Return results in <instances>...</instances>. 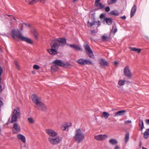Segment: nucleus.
I'll return each mask as SVG.
<instances>
[{
	"label": "nucleus",
	"mask_w": 149,
	"mask_h": 149,
	"mask_svg": "<svg viewBox=\"0 0 149 149\" xmlns=\"http://www.w3.org/2000/svg\"><path fill=\"white\" fill-rule=\"evenodd\" d=\"M66 43V39L63 38L52 40L50 43L51 49H47V51L51 55H56L58 53L57 50L59 47H63Z\"/></svg>",
	"instance_id": "1"
},
{
	"label": "nucleus",
	"mask_w": 149,
	"mask_h": 149,
	"mask_svg": "<svg viewBox=\"0 0 149 149\" xmlns=\"http://www.w3.org/2000/svg\"><path fill=\"white\" fill-rule=\"evenodd\" d=\"M11 35L13 38L15 40H17L18 39L31 44L32 41L30 39L23 36L21 31L18 29H13L12 30Z\"/></svg>",
	"instance_id": "2"
},
{
	"label": "nucleus",
	"mask_w": 149,
	"mask_h": 149,
	"mask_svg": "<svg viewBox=\"0 0 149 149\" xmlns=\"http://www.w3.org/2000/svg\"><path fill=\"white\" fill-rule=\"evenodd\" d=\"M75 132L74 139L78 143H80L85 139V135L80 129H77Z\"/></svg>",
	"instance_id": "3"
},
{
	"label": "nucleus",
	"mask_w": 149,
	"mask_h": 149,
	"mask_svg": "<svg viewBox=\"0 0 149 149\" xmlns=\"http://www.w3.org/2000/svg\"><path fill=\"white\" fill-rule=\"evenodd\" d=\"M20 116V110L18 108H17L14 110L13 112V115L12 116L11 123L16 122L17 118Z\"/></svg>",
	"instance_id": "4"
},
{
	"label": "nucleus",
	"mask_w": 149,
	"mask_h": 149,
	"mask_svg": "<svg viewBox=\"0 0 149 149\" xmlns=\"http://www.w3.org/2000/svg\"><path fill=\"white\" fill-rule=\"evenodd\" d=\"M49 137L48 138V141L52 145H56L60 143L62 141L61 137L58 136L55 137Z\"/></svg>",
	"instance_id": "5"
},
{
	"label": "nucleus",
	"mask_w": 149,
	"mask_h": 149,
	"mask_svg": "<svg viewBox=\"0 0 149 149\" xmlns=\"http://www.w3.org/2000/svg\"><path fill=\"white\" fill-rule=\"evenodd\" d=\"M124 74L125 76L130 78L132 76V74L129 67L126 66L123 69Z\"/></svg>",
	"instance_id": "6"
},
{
	"label": "nucleus",
	"mask_w": 149,
	"mask_h": 149,
	"mask_svg": "<svg viewBox=\"0 0 149 149\" xmlns=\"http://www.w3.org/2000/svg\"><path fill=\"white\" fill-rule=\"evenodd\" d=\"M35 107L39 110L42 111H45L47 110V107L46 105L42 102H40Z\"/></svg>",
	"instance_id": "7"
},
{
	"label": "nucleus",
	"mask_w": 149,
	"mask_h": 149,
	"mask_svg": "<svg viewBox=\"0 0 149 149\" xmlns=\"http://www.w3.org/2000/svg\"><path fill=\"white\" fill-rule=\"evenodd\" d=\"M31 97L33 102L35 104V106H36L40 102H41L40 98L36 94H33L31 95Z\"/></svg>",
	"instance_id": "8"
},
{
	"label": "nucleus",
	"mask_w": 149,
	"mask_h": 149,
	"mask_svg": "<svg viewBox=\"0 0 149 149\" xmlns=\"http://www.w3.org/2000/svg\"><path fill=\"white\" fill-rule=\"evenodd\" d=\"M45 132L49 136H52V137H55L56 136L58 133L56 132L54 130L49 128L46 129L45 130Z\"/></svg>",
	"instance_id": "9"
},
{
	"label": "nucleus",
	"mask_w": 149,
	"mask_h": 149,
	"mask_svg": "<svg viewBox=\"0 0 149 149\" xmlns=\"http://www.w3.org/2000/svg\"><path fill=\"white\" fill-rule=\"evenodd\" d=\"M77 62L79 64L82 65H88V64H93L89 60H85L84 59H80L77 61Z\"/></svg>",
	"instance_id": "10"
},
{
	"label": "nucleus",
	"mask_w": 149,
	"mask_h": 149,
	"mask_svg": "<svg viewBox=\"0 0 149 149\" xmlns=\"http://www.w3.org/2000/svg\"><path fill=\"white\" fill-rule=\"evenodd\" d=\"M21 131L20 126L17 123L13 124L12 128V132L13 134H16L19 132Z\"/></svg>",
	"instance_id": "11"
},
{
	"label": "nucleus",
	"mask_w": 149,
	"mask_h": 149,
	"mask_svg": "<svg viewBox=\"0 0 149 149\" xmlns=\"http://www.w3.org/2000/svg\"><path fill=\"white\" fill-rule=\"evenodd\" d=\"M108 137V136L106 134H99L97 135H95L94 136L95 139L99 141H102L105 140Z\"/></svg>",
	"instance_id": "12"
},
{
	"label": "nucleus",
	"mask_w": 149,
	"mask_h": 149,
	"mask_svg": "<svg viewBox=\"0 0 149 149\" xmlns=\"http://www.w3.org/2000/svg\"><path fill=\"white\" fill-rule=\"evenodd\" d=\"M84 47L85 50L88 52L89 56L90 58H94V57L93 56V52L89 46L88 45H86L84 46Z\"/></svg>",
	"instance_id": "13"
},
{
	"label": "nucleus",
	"mask_w": 149,
	"mask_h": 149,
	"mask_svg": "<svg viewBox=\"0 0 149 149\" xmlns=\"http://www.w3.org/2000/svg\"><path fill=\"white\" fill-rule=\"evenodd\" d=\"M100 64L101 68L107 66L109 65L108 62L103 59H101L100 60Z\"/></svg>",
	"instance_id": "14"
},
{
	"label": "nucleus",
	"mask_w": 149,
	"mask_h": 149,
	"mask_svg": "<svg viewBox=\"0 0 149 149\" xmlns=\"http://www.w3.org/2000/svg\"><path fill=\"white\" fill-rule=\"evenodd\" d=\"M17 138L18 140L21 141L23 143H26V138L24 135L21 134H19L17 135Z\"/></svg>",
	"instance_id": "15"
},
{
	"label": "nucleus",
	"mask_w": 149,
	"mask_h": 149,
	"mask_svg": "<svg viewBox=\"0 0 149 149\" xmlns=\"http://www.w3.org/2000/svg\"><path fill=\"white\" fill-rule=\"evenodd\" d=\"M95 24L97 25V26H99L100 25V21L96 22L93 21L92 23L90 22L89 21H88L87 22V25L88 26H92Z\"/></svg>",
	"instance_id": "16"
},
{
	"label": "nucleus",
	"mask_w": 149,
	"mask_h": 149,
	"mask_svg": "<svg viewBox=\"0 0 149 149\" xmlns=\"http://www.w3.org/2000/svg\"><path fill=\"white\" fill-rule=\"evenodd\" d=\"M71 123H69V124H68L67 123H64L61 125L60 127V128L62 130H66V128H68V127L71 126Z\"/></svg>",
	"instance_id": "17"
},
{
	"label": "nucleus",
	"mask_w": 149,
	"mask_h": 149,
	"mask_svg": "<svg viewBox=\"0 0 149 149\" xmlns=\"http://www.w3.org/2000/svg\"><path fill=\"white\" fill-rule=\"evenodd\" d=\"M53 63H54L57 66L58 65L63 66L65 65L64 63L62 61L56 60L54 61L53 62Z\"/></svg>",
	"instance_id": "18"
},
{
	"label": "nucleus",
	"mask_w": 149,
	"mask_h": 149,
	"mask_svg": "<svg viewBox=\"0 0 149 149\" xmlns=\"http://www.w3.org/2000/svg\"><path fill=\"white\" fill-rule=\"evenodd\" d=\"M136 10V5L133 6L131 10L130 13V17H132L134 15Z\"/></svg>",
	"instance_id": "19"
},
{
	"label": "nucleus",
	"mask_w": 149,
	"mask_h": 149,
	"mask_svg": "<svg viewBox=\"0 0 149 149\" xmlns=\"http://www.w3.org/2000/svg\"><path fill=\"white\" fill-rule=\"evenodd\" d=\"M126 111L125 110L118 111L115 113V116H122L124 115Z\"/></svg>",
	"instance_id": "20"
},
{
	"label": "nucleus",
	"mask_w": 149,
	"mask_h": 149,
	"mask_svg": "<svg viewBox=\"0 0 149 149\" xmlns=\"http://www.w3.org/2000/svg\"><path fill=\"white\" fill-rule=\"evenodd\" d=\"M129 49L131 51H135L138 53H140L141 51V49H137L135 47H130Z\"/></svg>",
	"instance_id": "21"
},
{
	"label": "nucleus",
	"mask_w": 149,
	"mask_h": 149,
	"mask_svg": "<svg viewBox=\"0 0 149 149\" xmlns=\"http://www.w3.org/2000/svg\"><path fill=\"white\" fill-rule=\"evenodd\" d=\"M104 21L108 25H110L112 23V19L111 18H105Z\"/></svg>",
	"instance_id": "22"
},
{
	"label": "nucleus",
	"mask_w": 149,
	"mask_h": 149,
	"mask_svg": "<svg viewBox=\"0 0 149 149\" xmlns=\"http://www.w3.org/2000/svg\"><path fill=\"white\" fill-rule=\"evenodd\" d=\"M149 136V129H147L144 133L143 136L145 139H147Z\"/></svg>",
	"instance_id": "23"
},
{
	"label": "nucleus",
	"mask_w": 149,
	"mask_h": 149,
	"mask_svg": "<svg viewBox=\"0 0 149 149\" xmlns=\"http://www.w3.org/2000/svg\"><path fill=\"white\" fill-rule=\"evenodd\" d=\"M46 1V0H32L31 2H29V4H32L33 3H35L38 1H40L43 3H45Z\"/></svg>",
	"instance_id": "24"
},
{
	"label": "nucleus",
	"mask_w": 149,
	"mask_h": 149,
	"mask_svg": "<svg viewBox=\"0 0 149 149\" xmlns=\"http://www.w3.org/2000/svg\"><path fill=\"white\" fill-rule=\"evenodd\" d=\"M109 142L112 145H116L118 143V141L115 139H111L109 141Z\"/></svg>",
	"instance_id": "25"
},
{
	"label": "nucleus",
	"mask_w": 149,
	"mask_h": 149,
	"mask_svg": "<svg viewBox=\"0 0 149 149\" xmlns=\"http://www.w3.org/2000/svg\"><path fill=\"white\" fill-rule=\"evenodd\" d=\"M109 14L116 16L118 15L119 13L117 10H115L110 12L109 13Z\"/></svg>",
	"instance_id": "26"
},
{
	"label": "nucleus",
	"mask_w": 149,
	"mask_h": 149,
	"mask_svg": "<svg viewBox=\"0 0 149 149\" xmlns=\"http://www.w3.org/2000/svg\"><path fill=\"white\" fill-rule=\"evenodd\" d=\"M139 125L140 127L141 130L142 131L144 127L143 122L142 120H139Z\"/></svg>",
	"instance_id": "27"
},
{
	"label": "nucleus",
	"mask_w": 149,
	"mask_h": 149,
	"mask_svg": "<svg viewBox=\"0 0 149 149\" xmlns=\"http://www.w3.org/2000/svg\"><path fill=\"white\" fill-rule=\"evenodd\" d=\"M95 4L96 6L99 8V9H102L104 8V5L100 2L95 3Z\"/></svg>",
	"instance_id": "28"
},
{
	"label": "nucleus",
	"mask_w": 149,
	"mask_h": 149,
	"mask_svg": "<svg viewBox=\"0 0 149 149\" xmlns=\"http://www.w3.org/2000/svg\"><path fill=\"white\" fill-rule=\"evenodd\" d=\"M58 68V66L55 64L53 65L51 67V70L52 72L56 71Z\"/></svg>",
	"instance_id": "29"
},
{
	"label": "nucleus",
	"mask_w": 149,
	"mask_h": 149,
	"mask_svg": "<svg viewBox=\"0 0 149 149\" xmlns=\"http://www.w3.org/2000/svg\"><path fill=\"white\" fill-rule=\"evenodd\" d=\"M102 116L105 119H107L109 116V114L105 112H103L102 113Z\"/></svg>",
	"instance_id": "30"
},
{
	"label": "nucleus",
	"mask_w": 149,
	"mask_h": 149,
	"mask_svg": "<svg viewBox=\"0 0 149 149\" xmlns=\"http://www.w3.org/2000/svg\"><path fill=\"white\" fill-rule=\"evenodd\" d=\"M28 122L30 124H33L35 122V120L32 118H28Z\"/></svg>",
	"instance_id": "31"
},
{
	"label": "nucleus",
	"mask_w": 149,
	"mask_h": 149,
	"mask_svg": "<svg viewBox=\"0 0 149 149\" xmlns=\"http://www.w3.org/2000/svg\"><path fill=\"white\" fill-rule=\"evenodd\" d=\"M129 133H126L125 137V141L126 143L129 140Z\"/></svg>",
	"instance_id": "32"
},
{
	"label": "nucleus",
	"mask_w": 149,
	"mask_h": 149,
	"mask_svg": "<svg viewBox=\"0 0 149 149\" xmlns=\"http://www.w3.org/2000/svg\"><path fill=\"white\" fill-rule=\"evenodd\" d=\"M117 0H108L107 3L109 4H111L115 3Z\"/></svg>",
	"instance_id": "33"
},
{
	"label": "nucleus",
	"mask_w": 149,
	"mask_h": 149,
	"mask_svg": "<svg viewBox=\"0 0 149 149\" xmlns=\"http://www.w3.org/2000/svg\"><path fill=\"white\" fill-rule=\"evenodd\" d=\"M125 81L124 80H120L118 82V84L120 86L123 85L125 83Z\"/></svg>",
	"instance_id": "34"
},
{
	"label": "nucleus",
	"mask_w": 149,
	"mask_h": 149,
	"mask_svg": "<svg viewBox=\"0 0 149 149\" xmlns=\"http://www.w3.org/2000/svg\"><path fill=\"white\" fill-rule=\"evenodd\" d=\"M74 49L77 51H81L82 50V49L80 46L77 45H75Z\"/></svg>",
	"instance_id": "35"
},
{
	"label": "nucleus",
	"mask_w": 149,
	"mask_h": 149,
	"mask_svg": "<svg viewBox=\"0 0 149 149\" xmlns=\"http://www.w3.org/2000/svg\"><path fill=\"white\" fill-rule=\"evenodd\" d=\"M108 37L105 36L103 35L102 37V40L104 41H107L108 40Z\"/></svg>",
	"instance_id": "36"
},
{
	"label": "nucleus",
	"mask_w": 149,
	"mask_h": 149,
	"mask_svg": "<svg viewBox=\"0 0 149 149\" xmlns=\"http://www.w3.org/2000/svg\"><path fill=\"white\" fill-rule=\"evenodd\" d=\"M117 31V28L114 26L112 27V29L111 30V32L114 33H115Z\"/></svg>",
	"instance_id": "37"
},
{
	"label": "nucleus",
	"mask_w": 149,
	"mask_h": 149,
	"mask_svg": "<svg viewBox=\"0 0 149 149\" xmlns=\"http://www.w3.org/2000/svg\"><path fill=\"white\" fill-rule=\"evenodd\" d=\"M33 33V34L34 35L36 39H38V33L35 30H34Z\"/></svg>",
	"instance_id": "38"
},
{
	"label": "nucleus",
	"mask_w": 149,
	"mask_h": 149,
	"mask_svg": "<svg viewBox=\"0 0 149 149\" xmlns=\"http://www.w3.org/2000/svg\"><path fill=\"white\" fill-rule=\"evenodd\" d=\"M15 64L16 66V68L20 70V67L18 64V63L17 61H15Z\"/></svg>",
	"instance_id": "39"
},
{
	"label": "nucleus",
	"mask_w": 149,
	"mask_h": 149,
	"mask_svg": "<svg viewBox=\"0 0 149 149\" xmlns=\"http://www.w3.org/2000/svg\"><path fill=\"white\" fill-rule=\"evenodd\" d=\"M33 68L34 69H36V70H38L40 68L39 66L37 65H34L33 66Z\"/></svg>",
	"instance_id": "40"
},
{
	"label": "nucleus",
	"mask_w": 149,
	"mask_h": 149,
	"mask_svg": "<svg viewBox=\"0 0 149 149\" xmlns=\"http://www.w3.org/2000/svg\"><path fill=\"white\" fill-rule=\"evenodd\" d=\"M132 121L131 120H125L124 121V123L125 124H130L132 123Z\"/></svg>",
	"instance_id": "41"
},
{
	"label": "nucleus",
	"mask_w": 149,
	"mask_h": 149,
	"mask_svg": "<svg viewBox=\"0 0 149 149\" xmlns=\"http://www.w3.org/2000/svg\"><path fill=\"white\" fill-rule=\"evenodd\" d=\"M11 22L12 23L13 22H16V19L14 18V17H12L11 18Z\"/></svg>",
	"instance_id": "42"
},
{
	"label": "nucleus",
	"mask_w": 149,
	"mask_h": 149,
	"mask_svg": "<svg viewBox=\"0 0 149 149\" xmlns=\"http://www.w3.org/2000/svg\"><path fill=\"white\" fill-rule=\"evenodd\" d=\"M72 45V44H67V45L68 46L70 47H72L73 49L74 48V47H75V45Z\"/></svg>",
	"instance_id": "43"
},
{
	"label": "nucleus",
	"mask_w": 149,
	"mask_h": 149,
	"mask_svg": "<svg viewBox=\"0 0 149 149\" xmlns=\"http://www.w3.org/2000/svg\"><path fill=\"white\" fill-rule=\"evenodd\" d=\"M105 10L107 12H109L110 10V8L109 7H107L105 8Z\"/></svg>",
	"instance_id": "44"
},
{
	"label": "nucleus",
	"mask_w": 149,
	"mask_h": 149,
	"mask_svg": "<svg viewBox=\"0 0 149 149\" xmlns=\"http://www.w3.org/2000/svg\"><path fill=\"white\" fill-rule=\"evenodd\" d=\"M114 149H120V148L119 146L116 145L114 148Z\"/></svg>",
	"instance_id": "45"
},
{
	"label": "nucleus",
	"mask_w": 149,
	"mask_h": 149,
	"mask_svg": "<svg viewBox=\"0 0 149 149\" xmlns=\"http://www.w3.org/2000/svg\"><path fill=\"white\" fill-rule=\"evenodd\" d=\"M104 17V15L103 14H101L100 16V18L101 19H102Z\"/></svg>",
	"instance_id": "46"
},
{
	"label": "nucleus",
	"mask_w": 149,
	"mask_h": 149,
	"mask_svg": "<svg viewBox=\"0 0 149 149\" xmlns=\"http://www.w3.org/2000/svg\"><path fill=\"white\" fill-rule=\"evenodd\" d=\"M2 68L0 66V74H2Z\"/></svg>",
	"instance_id": "47"
},
{
	"label": "nucleus",
	"mask_w": 149,
	"mask_h": 149,
	"mask_svg": "<svg viewBox=\"0 0 149 149\" xmlns=\"http://www.w3.org/2000/svg\"><path fill=\"white\" fill-rule=\"evenodd\" d=\"M100 0H95V4L100 2Z\"/></svg>",
	"instance_id": "48"
},
{
	"label": "nucleus",
	"mask_w": 149,
	"mask_h": 149,
	"mask_svg": "<svg viewBox=\"0 0 149 149\" xmlns=\"http://www.w3.org/2000/svg\"><path fill=\"white\" fill-rule=\"evenodd\" d=\"M146 123L148 124H149V119H147L146 121Z\"/></svg>",
	"instance_id": "49"
},
{
	"label": "nucleus",
	"mask_w": 149,
	"mask_h": 149,
	"mask_svg": "<svg viewBox=\"0 0 149 149\" xmlns=\"http://www.w3.org/2000/svg\"><path fill=\"white\" fill-rule=\"evenodd\" d=\"M121 18L124 19H126V17L125 16H124L122 17Z\"/></svg>",
	"instance_id": "50"
},
{
	"label": "nucleus",
	"mask_w": 149,
	"mask_h": 149,
	"mask_svg": "<svg viewBox=\"0 0 149 149\" xmlns=\"http://www.w3.org/2000/svg\"><path fill=\"white\" fill-rule=\"evenodd\" d=\"M115 65H117L118 64V62L117 61H115L114 63Z\"/></svg>",
	"instance_id": "51"
},
{
	"label": "nucleus",
	"mask_w": 149,
	"mask_h": 149,
	"mask_svg": "<svg viewBox=\"0 0 149 149\" xmlns=\"http://www.w3.org/2000/svg\"><path fill=\"white\" fill-rule=\"evenodd\" d=\"M25 1L26 2H29H29H30V1H29L28 0H26Z\"/></svg>",
	"instance_id": "52"
},
{
	"label": "nucleus",
	"mask_w": 149,
	"mask_h": 149,
	"mask_svg": "<svg viewBox=\"0 0 149 149\" xmlns=\"http://www.w3.org/2000/svg\"><path fill=\"white\" fill-rule=\"evenodd\" d=\"M146 38L147 39H148V40H149V37H148V36H146Z\"/></svg>",
	"instance_id": "53"
},
{
	"label": "nucleus",
	"mask_w": 149,
	"mask_h": 149,
	"mask_svg": "<svg viewBox=\"0 0 149 149\" xmlns=\"http://www.w3.org/2000/svg\"><path fill=\"white\" fill-rule=\"evenodd\" d=\"M77 1V0H73V1L75 2V1Z\"/></svg>",
	"instance_id": "54"
},
{
	"label": "nucleus",
	"mask_w": 149,
	"mask_h": 149,
	"mask_svg": "<svg viewBox=\"0 0 149 149\" xmlns=\"http://www.w3.org/2000/svg\"><path fill=\"white\" fill-rule=\"evenodd\" d=\"M114 110H115V109H112V110H113V111H114Z\"/></svg>",
	"instance_id": "55"
},
{
	"label": "nucleus",
	"mask_w": 149,
	"mask_h": 149,
	"mask_svg": "<svg viewBox=\"0 0 149 149\" xmlns=\"http://www.w3.org/2000/svg\"><path fill=\"white\" fill-rule=\"evenodd\" d=\"M91 32H92V33H93L94 32H93V31H91Z\"/></svg>",
	"instance_id": "56"
}]
</instances>
